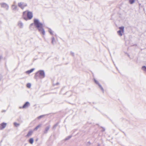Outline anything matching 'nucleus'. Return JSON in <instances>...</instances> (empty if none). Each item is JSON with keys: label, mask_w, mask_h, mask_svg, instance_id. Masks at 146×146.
Instances as JSON below:
<instances>
[{"label": "nucleus", "mask_w": 146, "mask_h": 146, "mask_svg": "<svg viewBox=\"0 0 146 146\" xmlns=\"http://www.w3.org/2000/svg\"><path fill=\"white\" fill-rule=\"evenodd\" d=\"M13 3H14V4L15 5V4L16 3V2L15 1Z\"/></svg>", "instance_id": "c85d7f7f"}, {"label": "nucleus", "mask_w": 146, "mask_h": 146, "mask_svg": "<svg viewBox=\"0 0 146 146\" xmlns=\"http://www.w3.org/2000/svg\"><path fill=\"white\" fill-rule=\"evenodd\" d=\"M27 15V18L29 19H31L33 17V14L31 12L28 11Z\"/></svg>", "instance_id": "423d86ee"}, {"label": "nucleus", "mask_w": 146, "mask_h": 146, "mask_svg": "<svg viewBox=\"0 0 146 146\" xmlns=\"http://www.w3.org/2000/svg\"><path fill=\"white\" fill-rule=\"evenodd\" d=\"M142 68L144 71L146 72V67L145 66H143Z\"/></svg>", "instance_id": "b1692460"}, {"label": "nucleus", "mask_w": 146, "mask_h": 146, "mask_svg": "<svg viewBox=\"0 0 146 146\" xmlns=\"http://www.w3.org/2000/svg\"><path fill=\"white\" fill-rule=\"evenodd\" d=\"M30 105V103L29 102H26L25 104L23 105V108H27L28 106Z\"/></svg>", "instance_id": "1a4fd4ad"}, {"label": "nucleus", "mask_w": 146, "mask_h": 146, "mask_svg": "<svg viewBox=\"0 0 146 146\" xmlns=\"http://www.w3.org/2000/svg\"><path fill=\"white\" fill-rule=\"evenodd\" d=\"M34 70L35 68L31 69V70L26 72V73L28 74H29L31 72H32Z\"/></svg>", "instance_id": "ddd939ff"}, {"label": "nucleus", "mask_w": 146, "mask_h": 146, "mask_svg": "<svg viewBox=\"0 0 146 146\" xmlns=\"http://www.w3.org/2000/svg\"><path fill=\"white\" fill-rule=\"evenodd\" d=\"M94 81L96 83V84H98V86H99V87H100V89H101V90L102 91V92L103 93L104 92V89L103 88V87H102V86H101V85H100L98 82L96 80H95V79H94Z\"/></svg>", "instance_id": "0eeeda50"}, {"label": "nucleus", "mask_w": 146, "mask_h": 146, "mask_svg": "<svg viewBox=\"0 0 146 146\" xmlns=\"http://www.w3.org/2000/svg\"><path fill=\"white\" fill-rule=\"evenodd\" d=\"M124 27L123 26L119 27L120 30L117 31V33L120 36H121L122 35L123 33L124 32Z\"/></svg>", "instance_id": "7ed1b4c3"}, {"label": "nucleus", "mask_w": 146, "mask_h": 146, "mask_svg": "<svg viewBox=\"0 0 146 146\" xmlns=\"http://www.w3.org/2000/svg\"><path fill=\"white\" fill-rule=\"evenodd\" d=\"M50 127V126L49 125L46 127L44 131V133H47V131H48V130L49 129Z\"/></svg>", "instance_id": "f8f14e48"}, {"label": "nucleus", "mask_w": 146, "mask_h": 146, "mask_svg": "<svg viewBox=\"0 0 146 146\" xmlns=\"http://www.w3.org/2000/svg\"><path fill=\"white\" fill-rule=\"evenodd\" d=\"M1 7L5 9L6 10H8L9 8V5L5 3H1L0 4Z\"/></svg>", "instance_id": "20e7f679"}, {"label": "nucleus", "mask_w": 146, "mask_h": 146, "mask_svg": "<svg viewBox=\"0 0 146 146\" xmlns=\"http://www.w3.org/2000/svg\"><path fill=\"white\" fill-rule=\"evenodd\" d=\"M18 6L22 9H23L25 7L27 6V4L24 3L20 2L18 3Z\"/></svg>", "instance_id": "39448f33"}, {"label": "nucleus", "mask_w": 146, "mask_h": 146, "mask_svg": "<svg viewBox=\"0 0 146 146\" xmlns=\"http://www.w3.org/2000/svg\"><path fill=\"white\" fill-rule=\"evenodd\" d=\"M58 125V124H56L55 125H54V126H53V128H55Z\"/></svg>", "instance_id": "a878e982"}, {"label": "nucleus", "mask_w": 146, "mask_h": 146, "mask_svg": "<svg viewBox=\"0 0 146 146\" xmlns=\"http://www.w3.org/2000/svg\"><path fill=\"white\" fill-rule=\"evenodd\" d=\"M11 8L13 10L15 11L17 9V6L16 5L13 4L12 5Z\"/></svg>", "instance_id": "9b49d317"}, {"label": "nucleus", "mask_w": 146, "mask_h": 146, "mask_svg": "<svg viewBox=\"0 0 146 146\" xmlns=\"http://www.w3.org/2000/svg\"><path fill=\"white\" fill-rule=\"evenodd\" d=\"M33 133V131L32 130H30L29 131L27 135H26V137H29L30 136L32 135Z\"/></svg>", "instance_id": "9d476101"}, {"label": "nucleus", "mask_w": 146, "mask_h": 146, "mask_svg": "<svg viewBox=\"0 0 146 146\" xmlns=\"http://www.w3.org/2000/svg\"><path fill=\"white\" fill-rule=\"evenodd\" d=\"M5 110H3L2 111V112H5Z\"/></svg>", "instance_id": "c756f323"}, {"label": "nucleus", "mask_w": 146, "mask_h": 146, "mask_svg": "<svg viewBox=\"0 0 146 146\" xmlns=\"http://www.w3.org/2000/svg\"><path fill=\"white\" fill-rule=\"evenodd\" d=\"M7 125L6 123H3L1 124V126L0 127V129H2L4 128Z\"/></svg>", "instance_id": "6e6552de"}, {"label": "nucleus", "mask_w": 146, "mask_h": 146, "mask_svg": "<svg viewBox=\"0 0 146 146\" xmlns=\"http://www.w3.org/2000/svg\"><path fill=\"white\" fill-rule=\"evenodd\" d=\"M97 146H100V144H98V145Z\"/></svg>", "instance_id": "7c9ffc66"}, {"label": "nucleus", "mask_w": 146, "mask_h": 146, "mask_svg": "<svg viewBox=\"0 0 146 146\" xmlns=\"http://www.w3.org/2000/svg\"><path fill=\"white\" fill-rule=\"evenodd\" d=\"M14 124L16 127H17L20 125L19 124L17 123L16 122H14Z\"/></svg>", "instance_id": "aec40b11"}, {"label": "nucleus", "mask_w": 146, "mask_h": 146, "mask_svg": "<svg viewBox=\"0 0 146 146\" xmlns=\"http://www.w3.org/2000/svg\"><path fill=\"white\" fill-rule=\"evenodd\" d=\"M41 126V124L38 125L34 129V130H36L39 127H40Z\"/></svg>", "instance_id": "f3484780"}, {"label": "nucleus", "mask_w": 146, "mask_h": 146, "mask_svg": "<svg viewBox=\"0 0 146 146\" xmlns=\"http://www.w3.org/2000/svg\"><path fill=\"white\" fill-rule=\"evenodd\" d=\"M29 141L31 144H32L34 141L33 139V138H30L29 140Z\"/></svg>", "instance_id": "2eb2a0df"}, {"label": "nucleus", "mask_w": 146, "mask_h": 146, "mask_svg": "<svg viewBox=\"0 0 146 146\" xmlns=\"http://www.w3.org/2000/svg\"><path fill=\"white\" fill-rule=\"evenodd\" d=\"M31 86V84L30 83H27V86L29 88H30Z\"/></svg>", "instance_id": "6ab92c4d"}, {"label": "nucleus", "mask_w": 146, "mask_h": 146, "mask_svg": "<svg viewBox=\"0 0 146 146\" xmlns=\"http://www.w3.org/2000/svg\"><path fill=\"white\" fill-rule=\"evenodd\" d=\"M48 31L49 33L51 35H53V32L52 31V30L50 29H49L48 30Z\"/></svg>", "instance_id": "412c9836"}, {"label": "nucleus", "mask_w": 146, "mask_h": 146, "mask_svg": "<svg viewBox=\"0 0 146 146\" xmlns=\"http://www.w3.org/2000/svg\"><path fill=\"white\" fill-rule=\"evenodd\" d=\"M18 25L20 28H22L23 27V24L21 21L19 22Z\"/></svg>", "instance_id": "4468645a"}, {"label": "nucleus", "mask_w": 146, "mask_h": 146, "mask_svg": "<svg viewBox=\"0 0 146 146\" xmlns=\"http://www.w3.org/2000/svg\"><path fill=\"white\" fill-rule=\"evenodd\" d=\"M26 14V11L24 12L23 13V17L26 20H27V18L25 17V15Z\"/></svg>", "instance_id": "dca6fc26"}, {"label": "nucleus", "mask_w": 146, "mask_h": 146, "mask_svg": "<svg viewBox=\"0 0 146 146\" xmlns=\"http://www.w3.org/2000/svg\"><path fill=\"white\" fill-rule=\"evenodd\" d=\"M35 76H39L40 78H43L45 77V73L43 70H40L36 73Z\"/></svg>", "instance_id": "f03ea898"}, {"label": "nucleus", "mask_w": 146, "mask_h": 146, "mask_svg": "<svg viewBox=\"0 0 146 146\" xmlns=\"http://www.w3.org/2000/svg\"><path fill=\"white\" fill-rule=\"evenodd\" d=\"M135 0H129V2L130 4H133L134 3Z\"/></svg>", "instance_id": "a211bd4d"}, {"label": "nucleus", "mask_w": 146, "mask_h": 146, "mask_svg": "<svg viewBox=\"0 0 146 146\" xmlns=\"http://www.w3.org/2000/svg\"><path fill=\"white\" fill-rule=\"evenodd\" d=\"M105 131V129L104 128H103L102 131Z\"/></svg>", "instance_id": "cd10ccee"}, {"label": "nucleus", "mask_w": 146, "mask_h": 146, "mask_svg": "<svg viewBox=\"0 0 146 146\" xmlns=\"http://www.w3.org/2000/svg\"><path fill=\"white\" fill-rule=\"evenodd\" d=\"M72 137L71 136H69L68 137H67L65 139V140H68L70 138Z\"/></svg>", "instance_id": "5701e85b"}, {"label": "nucleus", "mask_w": 146, "mask_h": 146, "mask_svg": "<svg viewBox=\"0 0 146 146\" xmlns=\"http://www.w3.org/2000/svg\"><path fill=\"white\" fill-rule=\"evenodd\" d=\"M44 116V115H41L40 116H39L38 117V119L41 118Z\"/></svg>", "instance_id": "393cba45"}, {"label": "nucleus", "mask_w": 146, "mask_h": 146, "mask_svg": "<svg viewBox=\"0 0 146 146\" xmlns=\"http://www.w3.org/2000/svg\"><path fill=\"white\" fill-rule=\"evenodd\" d=\"M58 84V83H56V84Z\"/></svg>", "instance_id": "2f4dec72"}, {"label": "nucleus", "mask_w": 146, "mask_h": 146, "mask_svg": "<svg viewBox=\"0 0 146 146\" xmlns=\"http://www.w3.org/2000/svg\"><path fill=\"white\" fill-rule=\"evenodd\" d=\"M52 44H54V42L55 41V38L54 37H52Z\"/></svg>", "instance_id": "4be33fe9"}, {"label": "nucleus", "mask_w": 146, "mask_h": 146, "mask_svg": "<svg viewBox=\"0 0 146 146\" xmlns=\"http://www.w3.org/2000/svg\"><path fill=\"white\" fill-rule=\"evenodd\" d=\"M70 54H71V55H72V56H74V53L73 52H70Z\"/></svg>", "instance_id": "bb28decb"}, {"label": "nucleus", "mask_w": 146, "mask_h": 146, "mask_svg": "<svg viewBox=\"0 0 146 146\" xmlns=\"http://www.w3.org/2000/svg\"><path fill=\"white\" fill-rule=\"evenodd\" d=\"M34 24L35 26L37 28L40 32H42L43 35L45 34V32L42 28V24L39 22L38 19H35L34 20V24L32 23L30 25V27Z\"/></svg>", "instance_id": "f257e3e1"}]
</instances>
